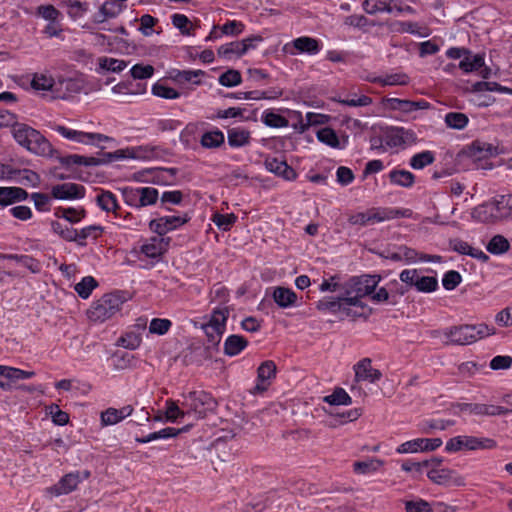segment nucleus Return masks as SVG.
Here are the masks:
<instances>
[{
	"mask_svg": "<svg viewBox=\"0 0 512 512\" xmlns=\"http://www.w3.org/2000/svg\"><path fill=\"white\" fill-rule=\"evenodd\" d=\"M81 482L79 472L69 473L63 476L58 483L49 487L47 491L54 495H66L74 491Z\"/></svg>",
	"mask_w": 512,
	"mask_h": 512,
	"instance_id": "obj_14",
	"label": "nucleus"
},
{
	"mask_svg": "<svg viewBox=\"0 0 512 512\" xmlns=\"http://www.w3.org/2000/svg\"><path fill=\"white\" fill-rule=\"evenodd\" d=\"M55 130L66 139L85 145L96 146L101 149L105 148L103 143L114 141L113 138L104 134L78 131L62 125H57Z\"/></svg>",
	"mask_w": 512,
	"mask_h": 512,
	"instance_id": "obj_8",
	"label": "nucleus"
},
{
	"mask_svg": "<svg viewBox=\"0 0 512 512\" xmlns=\"http://www.w3.org/2000/svg\"><path fill=\"white\" fill-rule=\"evenodd\" d=\"M324 402L330 405H350L352 399L343 388H336L332 394L324 397Z\"/></svg>",
	"mask_w": 512,
	"mask_h": 512,
	"instance_id": "obj_47",
	"label": "nucleus"
},
{
	"mask_svg": "<svg viewBox=\"0 0 512 512\" xmlns=\"http://www.w3.org/2000/svg\"><path fill=\"white\" fill-rule=\"evenodd\" d=\"M99 207L106 212H113V214L119 208L116 196L110 191H103L96 198Z\"/></svg>",
	"mask_w": 512,
	"mask_h": 512,
	"instance_id": "obj_38",
	"label": "nucleus"
},
{
	"mask_svg": "<svg viewBox=\"0 0 512 512\" xmlns=\"http://www.w3.org/2000/svg\"><path fill=\"white\" fill-rule=\"evenodd\" d=\"M212 221L219 229L229 231L237 221V216L233 213L221 214L217 212L213 214Z\"/></svg>",
	"mask_w": 512,
	"mask_h": 512,
	"instance_id": "obj_52",
	"label": "nucleus"
},
{
	"mask_svg": "<svg viewBox=\"0 0 512 512\" xmlns=\"http://www.w3.org/2000/svg\"><path fill=\"white\" fill-rule=\"evenodd\" d=\"M493 334H495L494 327L485 323L453 326L443 331V335L448 339L446 343L453 345H470Z\"/></svg>",
	"mask_w": 512,
	"mask_h": 512,
	"instance_id": "obj_2",
	"label": "nucleus"
},
{
	"mask_svg": "<svg viewBox=\"0 0 512 512\" xmlns=\"http://www.w3.org/2000/svg\"><path fill=\"white\" fill-rule=\"evenodd\" d=\"M248 345V341L240 335H230L224 342V353L227 356H236L240 354Z\"/></svg>",
	"mask_w": 512,
	"mask_h": 512,
	"instance_id": "obj_23",
	"label": "nucleus"
},
{
	"mask_svg": "<svg viewBox=\"0 0 512 512\" xmlns=\"http://www.w3.org/2000/svg\"><path fill=\"white\" fill-rule=\"evenodd\" d=\"M450 247L459 254L471 256L481 262H487L489 260L488 255L481 249L474 248L461 239L450 240Z\"/></svg>",
	"mask_w": 512,
	"mask_h": 512,
	"instance_id": "obj_18",
	"label": "nucleus"
},
{
	"mask_svg": "<svg viewBox=\"0 0 512 512\" xmlns=\"http://www.w3.org/2000/svg\"><path fill=\"white\" fill-rule=\"evenodd\" d=\"M277 367L272 360L264 361L257 369L259 382L269 381L276 376Z\"/></svg>",
	"mask_w": 512,
	"mask_h": 512,
	"instance_id": "obj_48",
	"label": "nucleus"
},
{
	"mask_svg": "<svg viewBox=\"0 0 512 512\" xmlns=\"http://www.w3.org/2000/svg\"><path fill=\"white\" fill-rule=\"evenodd\" d=\"M54 85V80L51 77H48L46 75H38L35 74L32 81L31 86L33 89L38 91H47L51 90Z\"/></svg>",
	"mask_w": 512,
	"mask_h": 512,
	"instance_id": "obj_61",
	"label": "nucleus"
},
{
	"mask_svg": "<svg viewBox=\"0 0 512 512\" xmlns=\"http://www.w3.org/2000/svg\"><path fill=\"white\" fill-rule=\"evenodd\" d=\"M188 220L189 218L187 216H163L151 220L149 222V228L159 236H163L184 225Z\"/></svg>",
	"mask_w": 512,
	"mask_h": 512,
	"instance_id": "obj_12",
	"label": "nucleus"
},
{
	"mask_svg": "<svg viewBox=\"0 0 512 512\" xmlns=\"http://www.w3.org/2000/svg\"><path fill=\"white\" fill-rule=\"evenodd\" d=\"M121 192L124 202L136 209L154 205L159 199L158 190L154 187H125Z\"/></svg>",
	"mask_w": 512,
	"mask_h": 512,
	"instance_id": "obj_6",
	"label": "nucleus"
},
{
	"mask_svg": "<svg viewBox=\"0 0 512 512\" xmlns=\"http://www.w3.org/2000/svg\"><path fill=\"white\" fill-rule=\"evenodd\" d=\"M444 121L449 128L462 130L467 126L469 119L464 113L449 112L445 115Z\"/></svg>",
	"mask_w": 512,
	"mask_h": 512,
	"instance_id": "obj_43",
	"label": "nucleus"
},
{
	"mask_svg": "<svg viewBox=\"0 0 512 512\" xmlns=\"http://www.w3.org/2000/svg\"><path fill=\"white\" fill-rule=\"evenodd\" d=\"M130 73L134 79H148L153 76L154 67L152 65L135 64Z\"/></svg>",
	"mask_w": 512,
	"mask_h": 512,
	"instance_id": "obj_63",
	"label": "nucleus"
},
{
	"mask_svg": "<svg viewBox=\"0 0 512 512\" xmlns=\"http://www.w3.org/2000/svg\"><path fill=\"white\" fill-rule=\"evenodd\" d=\"M67 7L68 15L73 19L82 17L88 11V4L79 0H68Z\"/></svg>",
	"mask_w": 512,
	"mask_h": 512,
	"instance_id": "obj_58",
	"label": "nucleus"
},
{
	"mask_svg": "<svg viewBox=\"0 0 512 512\" xmlns=\"http://www.w3.org/2000/svg\"><path fill=\"white\" fill-rule=\"evenodd\" d=\"M98 286L97 281L92 276H86L82 278V280L75 285V291L78 293V295L83 298L87 299L92 291Z\"/></svg>",
	"mask_w": 512,
	"mask_h": 512,
	"instance_id": "obj_44",
	"label": "nucleus"
},
{
	"mask_svg": "<svg viewBox=\"0 0 512 512\" xmlns=\"http://www.w3.org/2000/svg\"><path fill=\"white\" fill-rule=\"evenodd\" d=\"M181 406L186 409L187 415L202 419L207 411L213 410L216 402L211 394L205 391H191L182 395Z\"/></svg>",
	"mask_w": 512,
	"mask_h": 512,
	"instance_id": "obj_5",
	"label": "nucleus"
},
{
	"mask_svg": "<svg viewBox=\"0 0 512 512\" xmlns=\"http://www.w3.org/2000/svg\"><path fill=\"white\" fill-rule=\"evenodd\" d=\"M461 280L462 277L459 272L450 270L444 274L442 284L446 290H454L461 283Z\"/></svg>",
	"mask_w": 512,
	"mask_h": 512,
	"instance_id": "obj_64",
	"label": "nucleus"
},
{
	"mask_svg": "<svg viewBox=\"0 0 512 512\" xmlns=\"http://www.w3.org/2000/svg\"><path fill=\"white\" fill-rule=\"evenodd\" d=\"M124 301L118 293L105 294L92 303L87 316L93 322L102 323L118 313Z\"/></svg>",
	"mask_w": 512,
	"mask_h": 512,
	"instance_id": "obj_3",
	"label": "nucleus"
},
{
	"mask_svg": "<svg viewBox=\"0 0 512 512\" xmlns=\"http://www.w3.org/2000/svg\"><path fill=\"white\" fill-rule=\"evenodd\" d=\"M388 177L392 184L406 188L413 186L415 182L414 174L404 169H394L390 171Z\"/></svg>",
	"mask_w": 512,
	"mask_h": 512,
	"instance_id": "obj_27",
	"label": "nucleus"
},
{
	"mask_svg": "<svg viewBox=\"0 0 512 512\" xmlns=\"http://www.w3.org/2000/svg\"><path fill=\"white\" fill-rule=\"evenodd\" d=\"M0 374L11 381L30 379L35 375L34 371H25L10 366H0Z\"/></svg>",
	"mask_w": 512,
	"mask_h": 512,
	"instance_id": "obj_37",
	"label": "nucleus"
},
{
	"mask_svg": "<svg viewBox=\"0 0 512 512\" xmlns=\"http://www.w3.org/2000/svg\"><path fill=\"white\" fill-rule=\"evenodd\" d=\"M404 504L406 512H433L430 504L421 498L405 501Z\"/></svg>",
	"mask_w": 512,
	"mask_h": 512,
	"instance_id": "obj_62",
	"label": "nucleus"
},
{
	"mask_svg": "<svg viewBox=\"0 0 512 512\" xmlns=\"http://www.w3.org/2000/svg\"><path fill=\"white\" fill-rule=\"evenodd\" d=\"M435 161V156L432 151L426 150L413 155L409 161V165L416 170L423 169L431 165Z\"/></svg>",
	"mask_w": 512,
	"mask_h": 512,
	"instance_id": "obj_42",
	"label": "nucleus"
},
{
	"mask_svg": "<svg viewBox=\"0 0 512 512\" xmlns=\"http://www.w3.org/2000/svg\"><path fill=\"white\" fill-rule=\"evenodd\" d=\"M218 81L222 86L234 87L242 82V77L238 70L229 69L220 75Z\"/></svg>",
	"mask_w": 512,
	"mask_h": 512,
	"instance_id": "obj_56",
	"label": "nucleus"
},
{
	"mask_svg": "<svg viewBox=\"0 0 512 512\" xmlns=\"http://www.w3.org/2000/svg\"><path fill=\"white\" fill-rule=\"evenodd\" d=\"M400 280L418 292L431 293L438 289V280L433 276H424L417 269H405L399 275Z\"/></svg>",
	"mask_w": 512,
	"mask_h": 512,
	"instance_id": "obj_9",
	"label": "nucleus"
},
{
	"mask_svg": "<svg viewBox=\"0 0 512 512\" xmlns=\"http://www.w3.org/2000/svg\"><path fill=\"white\" fill-rule=\"evenodd\" d=\"M61 163L66 166L73 165H84V166H97L102 163V161L95 157H86L82 155H68L61 159Z\"/></svg>",
	"mask_w": 512,
	"mask_h": 512,
	"instance_id": "obj_39",
	"label": "nucleus"
},
{
	"mask_svg": "<svg viewBox=\"0 0 512 512\" xmlns=\"http://www.w3.org/2000/svg\"><path fill=\"white\" fill-rule=\"evenodd\" d=\"M471 214L475 220L482 223L508 222L504 195L476 206Z\"/></svg>",
	"mask_w": 512,
	"mask_h": 512,
	"instance_id": "obj_4",
	"label": "nucleus"
},
{
	"mask_svg": "<svg viewBox=\"0 0 512 512\" xmlns=\"http://www.w3.org/2000/svg\"><path fill=\"white\" fill-rule=\"evenodd\" d=\"M165 251L166 248L163 238L152 237L148 243H145L141 246V252L145 256L153 259L160 258Z\"/></svg>",
	"mask_w": 512,
	"mask_h": 512,
	"instance_id": "obj_24",
	"label": "nucleus"
},
{
	"mask_svg": "<svg viewBox=\"0 0 512 512\" xmlns=\"http://www.w3.org/2000/svg\"><path fill=\"white\" fill-rule=\"evenodd\" d=\"M497 443L494 439L485 437H474L461 435L451 438L447 443L445 449L448 452H456L462 449L467 450H486L494 449Z\"/></svg>",
	"mask_w": 512,
	"mask_h": 512,
	"instance_id": "obj_7",
	"label": "nucleus"
},
{
	"mask_svg": "<svg viewBox=\"0 0 512 512\" xmlns=\"http://www.w3.org/2000/svg\"><path fill=\"white\" fill-rule=\"evenodd\" d=\"M225 142V137L222 131L216 129L213 131L205 132L200 140L201 145L207 149L218 148Z\"/></svg>",
	"mask_w": 512,
	"mask_h": 512,
	"instance_id": "obj_31",
	"label": "nucleus"
},
{
	"mask_svg": "<svg viewBox=\"0 0 512 512\" xmlns=\"http://www.w3.org/2000/svg\"><path fill=\"white\" fill-rule=\"evenodd\" d=\"M496 154V148L485 142L475 141L470 146V155L475 159H482Z\"/></svg>",
	"mask_w": 512,
	"mask_h": 512,
	"instance_id": "obj_35",
	"label": "nucleus"
},
{
	"mask_svg": "<svg viewBox=\"0 0 512 512\" xmlns=\"http://www.w3.org/2000/svg\"><path fill=\"white\" fill-rule=\"evenodd\" d=\"M317 139L320 142H322L332 148H339V146H340L337 134L335 133V131L333 129H331L329 127L320 129L317 132Z\"/></svg>",
	"mask_w": 512,
	"mask_h": 512,
	"instance_id": "obj_55",
	"label": "nucleus"
},
{
	"mask_svg": "<svg viewBox=\"0 0 512 512\" xmlns=\"http://www.w3.org/2000/svg\"><path fill=\"white\" fill-rule=\"evenodd\" d=\"M368 81L379 83L382 86L407 85L409 77L404 73H394L386 75L385 77L368 78Z\"/></svg>",
	"mask_w": 512,
	"mask_h": 512,
	"instance_id": "obj_33",
	"label": "nucleus"
},
{
	"mask_svg": "<svg viewBox=\"0 0 512 512\" xmlns=\"http://www.w3.org/2000/svg\"><path fill=\"white\" fill-rule=\"evenodd\" d=\"M363 286L361 278L354 276L343 285L344 294H354L361 298L370 295L372 286H368V288Z\"/></svg>",
	"mask_w": 512,
	"mask_h": 512,
	"instance_id": "obj_30",
	"label": "nucleus"
},
{
	"mask_svg": "<svg viewBox=\"0 0 512 512\" xmlns=\"http://www.w3.org/2000/svg\"><path fill=\"white\" fill-rule=\"evenodd\" d=\"M411 211L408 209H397V208H373L368 211V217L370 218V224L376 222H383L385 220H391L400 217H409Z\"/></svg>",
	"mask_w": 512,
	"mask_h": 512,
	"instance_id": "obj_16",
	"label": "nucleus"
},
{
	"mask_svg": "<svg viewBox=\"0 0 512 512\" xmlns=\"http://www.w3.org/2000/svg\"><path fill=\"white\" fill-rule=\"evenodd\" d=\"M28 192L20 187H0V205L8 206L28 198Z\"/></svg>",
	"mask_w": 512,
	"mask_h": 512,
	"instance_id": "obj_19",
	"label": "nucleus"
},
{
	"mask_svg": "<svg viewBox=\"0 0 512 512\" xmlns=\"http://www.w3.org/2000/svg\"><path fill=\"white\" fill-rule=\"evenodd\" d=\"M204 74L205 72L202 70H176L171 78L180 84L191 82L195 85H200V77Z\"/></svg>",
	"mask_w": 512,
	"mask_h": 512,
	"instance_id": "obj_29",
	"label": "nucleus"
},
{
	"mask_svg": "<svg viewBox=\"0 0 512 512\" xmlns=\"http://www.w3.org/2000/svg\"><path fill=\"white\" fill-rule=\"evenodd\" d=\"M427 477L438 485L460 484L456 480L455 473L449 469L433 467L427 472Z\"/></svg>",
	"mask_w": 512,
	"mask_h": 512,
	"instance_id": "obj_20",
	"label": "nucleus"
},
{
	"mask_svg": "<svg viewBox=\"0 0 512 512\" xmlns=\"http://www.w3.org/2000/svg\"><path fill=\"white\" fill-rule=\"evenodd\" d=\"M381 465L382 462L378 459L357 461L353 464V470L357 474H369L378 470Z\"/></svg>",
	"mask_w": 512,
	"mask_h": 512,
	"instance_id": "obj_53",
	"label": "nucleus"
},
{
	"mask_svg": "<svg viewBox=\"0 0 512 512\" xmlns=\"http://www.w3.org/2000/svg\"><path fill=\"white\" fill-rule=\"evenodd\" d=\"M114 217L117 220L115 224L125 229H131L141 225V220L135 217L132 213L123 211L120 207L114 213Z\"/></svg>",
	"mask_w": 512,
	"mask_h": 512,
	"instance_id": "obj_34",
	"label": "nucleus"
},
{
	"mask_svg": "<svg viewBox=\"0 0 512 512\" xmlns=\"http://www.w3.org/2000/svg\"><path fill=\"white\" fill-rule=\"evenodd\" d=\"M218 54L224 58H230L232 55L242 56L245 54V45L240 41L224 44L218 48Z\"/></svg>",
	"mask_w": 512,
	"mask_h": 512,
	"instance_id": "obj_45",
	"label": "nucleus"
},
{
	"mask_svg": "<svg viewBox=\"0 0 512 512\" xmlns=\"http://www.w3.org/2000/svg\"><path fill=\"white\" fill-rule=\"evenodd\" d=\"M85 189L83 186L75 183H63L52 187L51 195L56 199H80L83 198Z\"/></svg>",
	"mask_w": 512,
	"mask_h": 512,
	"instance_id": "obj_15",
	"label": "nucleus"
},
{
	"mask_svg": "<svg viewBox=\"0 0 512 512\" xmlns=\"http://www.w3.org/2000/svg\"><path fill=\"white\" fill-rule=\"evenodd\" d=\"M355 381H368L375 383L382 377V373L378 369H374L371 365L370 358H363L355 366Z\"/></svg>",
	"mask_w": 512,
	"mask_h": 512,
	"instance_id": "obj_13",
	"label": "nucleus"
},
{
	"mask_svg": "<svg viewBox=\"0 0 512 512\" xmlns=\"http://www.w3.org/2000/svg\"><path fill=\"white\" fill-rule=\"evenodd\" d=\"M187 415L185 408H180L178 401L172 399L166 400L165 403V417L168 422H178L180 418H184Z\"/></svg>",
	"mask_w": 512,
	"mask_h": 512,
	"instance_id": "obj_36",
	"label": "nucleus"
},
{
	"mask_svg": "<svg viewBox=\"0 0 512 512\" xmlns=\"http://www.w3.org/2000/svg\"><path fill=\"white\" fill-rule=\"evenodd\" d=\"M403 135L404 128H392L384 134L383 141L386 146L396 148L404 144Z\"/></svg>",
	"mask_w": 512,
	"mask_h": 512,
	"instance_id": "obj_46",
	"label": "nucleus"
},
{
	"mask_svg": "<svg viewBox=\"0 0 512 512\" xmlns=\"http://www.w3.org/2000/svg\"><path fill=\"white\" fill-rule=\"evenodd\" d=\"M152 93L155 96L164 98V99H177L180 97V93L175 89L168 87L162 83H155L152 86Z\"/></svg>",
	"mask_w": 512,
	"mask_h": 512,
	"instance_id": "obj_57",
	"label": "nucleus"
},
{
	"mask_svg": "<svg viewBox=\"0 0 512 512\" xmlns=\"http://www.w3.org/2000/svg\"><path fill=\"white\" fill-rule=\"evenodd\" d=\"M227 139L232 148H240L250 143L251 135L245 128L234 127L227 131Z\"/></svg>",
	"mask_w": 512,
	"mask_h": 512,
	"instance_id": "obj_22",
	"label": "nucleus"
},
{
	"mask_svg": "<svg viewBox=\"0 0 512 512\" xmlns=\"http://www.w3.org/2000/svg\"><path fill=\"white\" fill-rule=\"evenodd\" d=\"M187 430H188V427H185V428H182V429H177V428H173V427H166L164 429H161L160 431L150 433V434H148L145 437H137L135 440L138 443L144 444V443H148V442H151V441H154V440H158V439H168V438H171V437H176L182 431H187Z\"/></svg>",
	"mask_w": 512,
	"mask_h": 512,
	"instance_id": "obj_26",
	"label": "nucleus"
},
{
	"mask_svg": "<svg viewBox=\"0 0 512 512\" xmlns=\"http://www.w3.org/2000/svg\"><path fill=\"white\" fill-rule=\"evenodd\" d=\"M394 0H365L362 4L366 13L374 15L379 12L392 13Z\"/></svg>",
	"mask_w": 512,
	"mask_h": 512,
	"instance_id": "obj_28",
	"label": "nucleus"
},
{
	"mask_svg": "<svg viewBox=\"0 0 512 512\" xmlns=\"http://www.w3.org/2000/svg\"><path fill=\"white\" fill-rule=\"evenodd\" d=\"M171 326L172 322L169 319L154 318L150 322L149 332L152 334L164 335L169 331Z\"/></svg>",
	"mask_w": 512,
	"mask_h": 512,
	"instance_id": "obj_59",
	"label": "nucleus"
},
{
	"mask_svg": "<svg viewBox=\"0 0 512 512\" xmlns=\"http://www.w3.org/2000/svg\"><path fill=\"white\" fill-rule=\"evenodd\" d=\"M142 337L140 332L129 331L121 336L118 343L124 348L134 350L140 346Z\"/></svg>",
	"mask_w": 512,
	"mask_h": 512,
	"instance_id": "obj_54",
	"label": "nucleus"
},
{
	"mask_svg": "<svg viewBox=\"0 0 512 512\" xmlns=\"http://www.w3.org/2000/svg\"><path fill=\"white\" fill-rule=\"evenodd\" d=\"M442 445L440 438H417L401 444L396 451L400 454L418 451H434Z\"/></svg>",
	"mask_w": 512,
	"mask_h": 512,
	"instance_id": "obj_11",
	"label": "nucleus"
},
{
	"mask_svg": "<svg viewBox=\"0 0 512 512\" xmlns=\"http://www.w3.org/2000/svg\"><path fill=\"white\" fill-rule=\"evenodd\" d=\"M273 299L281 308H287L295 304L297 295L289 288L277 287L273 292Z\"/></svg>",
	"mask_w": 512,
	"mask_h": 512,
	"instance_id": "obj_25",
	"label": "nucleus"
},
{
	"mask_svg": "<svg viewBox=\"0 0 512 512\" xmlns=\"http://www.w3.org/2000/svg\"><path fill=\"white\" fill-rule=\"evenodd\" d=\"M291 45L299 53H306L309 55H315L321 50L320 42L312 37L302 36L294 39Z\"/></svg>",
	"mask_w": 512,
	"mask_h": 512,
	"instance_id": "obj_21",
	"label": "nucleus"
},
{
	"mask_svg": "<svg viewBox=\"0 0 512 512\" xmlns=\"http://www.w3.org/2000/svg\"><path fill=\"white\" fill-rule=\"evenodd\" d=\"M12 133L16 142L28 151L39 156L52 155L51 143L38 130L24 123H19L14 125Z\"/></svg>",
	"mask_w": 512,
	"mask_h": 512,
	"instance_id": "obj_1",
	"label": "nucleus"
},
{
	"mask_svg": "<svg viewBox=\"0 0 512 512\" xmlns=\"http://www.w3.org/2000/svg\"><path fill=\"white\" fill-rule=\"evenodd\" d=\"M486 249L494 255L506 253L510 249L509 241L503 235H495L488 242Z\"/></svg>",
	"mask_w": 512,
	"mask_h": 512,
	"instance_id": "obj_40",
	"label": "nucleus"
},
{
	"mask_svg": "<svg viewBox=\"0 0 512 512\" xmlns=\"http://www.w3.org/2000/svg\"><path fill=\"white\" fill-rule=\"evenodd\" d=\"M484 66V57L481 54H466L459 63V68L465 73L477 71Z\"/></svg>",
	"mask_w": 512,
	"mask_h": 512,
	"instance_id": "obj_32",
	"label": "nucleus"
},
{
	"mask_svg": "<svg viewBox=\"0 0 512 512\" xmlns=\"http://www.w3.org/2000/svg\"><path fill=\"white\" fill-rule=\"evenodd\" d=\"M262 121L265 125L273 128H282L289 125V122L285 117L270 110L263 113Z\"/></svg>",
	"mask_w": 512,
	"mask_h": 512,
	"instance_id": "obj_49",
	"label": "nucleus"
},
{
	"mask_svg": "<svg viewBox=\"0 0 512 512\" xmlns=\"http://www.w3.org/2000/svg\"><path fill=\"white\" fill-rule=\"evenodd\" d=\"M55 216L64 218L70 223H77L85 216V211L83 209L77 210L74 208L59 207L55 210Z\"/></svg>",
	"mask_w": 512,
	"mask_h": 512,
	"instance_id": "obj_51",
	"label": "nucleus"
},
{
	"mask_svg": "<svg viewBox=\"0 0 512 512\" xmlns=\"http://www.w3.org/2000/svg\"><path fill=\"white\" fill-rule=\"evenodd\" d=\"M264 165L268 171L283 177L285 180H294L297 176L292 167L284 160H280L276 157H267Z\"/></svg>",
	"mask_w": 512,
	"mask_h": 512,
	"instance_id": "obj_17",
	"label": "nucleus"
},
{
	"mask_svg": "<svg viewBox=\"0 0 512 512\" xmlns=\"http://www.w3.org/2000/svg\"><path fill=\"white\" fill-rule=\"evenodd\" d=\"M350 95L352 96L351 98H341L340 96L334 97L333 101L338 102L343 105L351 106V107H365V106H369L372 103V98H370L366 95H361L359 97H357L356 94H350Z\"/></svg>",
	"mask_w": 512,
	"mask_h": 512,
	"instance_id": "obj_50",
	"label": "nucleus"
},
{
	"mask_svg": "<svg viewBox=\"0 0 512 512\" xmlns=\"http://www.w3.org/2000/svg\"><path fill=\"white\" fill-rule=\"evenodd\" d=\"M229 308L227 306H219L213 309L210 320L203 325V330L209 334H223L226 329V322L229 317Z\"/></svg>",
	"mask_w": 512,
	"mask_h": 512,
	"instance_id": "obj_10",
	"label": "nucleus"
},
{
	"mask_svg": "<svg viewBox=\"0 0 512 512\" xmlns=\"http://www.w3.org/2000/svg\"><path fill=\"white\" fill-rule=\"evenodd\" d=\"M98 64L99 67L103 70H107L113 73H119L127 67L128 62L122 59L104 56L98 59Z\"/></svg>",
	"mask_w": 512,
	"mask_h": 512,
	"instance_id": "obj_41",
	"label": "nucleus"
},
{
	"mask_svg": "<svg viewBox=\"0 0 512 512\" xmlns=\"http://www.w3.org/2000/svg\"><path fill=\"white\" fill-rule=\"evenodd\" d=\"M454 413L468 412L473 415L482 416L483 404L480 403H456L452 405Z\"/></svg>",
	"mask_w": 512,
	"mask_h": 512,
	"instance_id": "obj_60",
	"label": "nucleus"
}]
</instances>
